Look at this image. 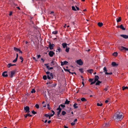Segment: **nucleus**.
<instances>
[{
  "mask_svg": "<svg viewBox=\"0 0 128 128\" xmlns=\"http://www.w3.org/2000/svg\"><path fill=\"white\" fill-rule=\"evenodd\" d=\"M44 71L46 72V74H47V75L50 74V73L49 72H46V70H45V69H44Z\"/></svg>",
  "mask_w": 128,
  "mask_h": 128,
  "instance_id": "f704fd0d",
  "label": "nucleus"
},
{
  "mask_svg": "<svg viewBox=\"0 0 128 128\" xmlns=\"http://www.w3.org/2000/svg\"><path fill=\"white\" fill-rule=\"evenodd\" d=\"M103 70H104V72H107V70L106 67H104L103 68Z\"/></svg>",
  "mask_w": 128,
  "mask_h": 128,
  "instance_id": "7c9ffc66",
  "label": "nucleus"
},
{
  "mask_svg": "<svg viewBox=\"0 0 128 128\" xmlns=\"http://www.w3.org/2000/svg\"><path fill=\"white\" fill-rule=\"evenodd\" d=\"M121 20V18L120 17L118 18H117L116 19V21L117 22H119Z\"/></svg>",
  "mask_w": 128,
  "mask_h": 128,
  "instance_id": "6ab92c4d",
  "label": "nucleus"
},
{
  "mask_svg": "<svg viewBox=\"0 0 128 128\" xmlns=\"http://www.w3.org/2000/svg\"><path fill=\"white\" fill-rule=\"evenodd\" d=\"M14 50L16 51L17 52H18L20 50L14 47Z\"/></svg>",
  "mask_w": 128,
  "mask_h": 128,
  "instance_id": "bb28decb",
  "label": "nucleus"
},
{
  "mask_svg": "<svg viewBox=\"0 0 128 128\" xmlns=\"http://www.w3.org/2000/svg\"><path fill=\"white\" fill-rule=\"evenodd\" d=\"M79 70L81 73H83L84 72L83 69L82 68H79Z\"/></svg>",
  "mask_w": 128,
  "mask_h": 128,
  "instance_id": "72a5a7b5",
  "label": "nucleus"
},
{
  "mask_svg": "<svg viewBox=\"0 0 128 128\" xmlns=\"http://www.w3.org/2000/svg\"><path fill=\"white\" fill-rule=\"evenodd\" d=\"M97 104L98 106H102V103L100 104L99 103H97Z\"/></svg>",
  "mask_w": 128,
  "mask_h": 128,
  "instance_id": "a19ab883",
  "label": "nucleus"
},
{
  "mask_svg": "<svg viewBox=\"0 0 128 128\" xmlns=\"http://www.w3.org/2000/svg\"><path fill=\"white\" fill-rule=\"evenodd\" d=\"M88 92L90 94H93L92 92L90 90H88Z\"/></svg>",
  "mask_w": 128,
  "mask_h": 128,
  "instance_id": "79ce46f5",
  "label": "nucleus"
},
{
  "mask_svg": "<svg viewBox=\"0 0 128 128\" xmlns=\"http://www.w3.org/2000/svg\"><path fill=\"white\" fill-rule=\"evenodd\" d=\"M72 9L74 10V11H76V10L75 8V7L74 6H72Z\"/></svg>",
  "mask_w": 128,
  "mask_h": 128,
  "instance_id": "37998d69",
  "label": "nucleus"
},
{
  "mask_svg": "<svg viewBox=\"0 0 128 128\" xmlns=\"http://www.w3.org/2000/svg\"><path fill=\"white\" fill-rule=\"evenodd\" d=\"M97 81V82H96V85H100V84L102 82H100L99 80H98Z\"/></svg>",
  "mask_w": 128,
  "mask_h": 128,
  "instance_id": "b1692460",
  "label": "nucleus"
},
{
  "mask_svg": "<svg viewBox=\"0 0 128 128\" xmlns=\"http://www.w3.org/2000/svg\"><path fill=\"white\" fill-rule=\"evenodd\" d=\"M75 124V123L74 122H72L71 123V124L72 126H73Z\"/></svg>",
  "mask_w": 128,
  "mask_h": 128,
  "instance_id": "5fc2aeb1",
  "label": "nucleus"
},
{
  "mask_svg": "<svg viewBox=\"0 0 128 128\" xmlns=\"http://www.w3.org/2000/svg\"><path fill=\"white\" fill-rule=\"evenodd\" d=\"M33 58L35 61H37L35 57H33Z\"/></svg>",
  "mask_w": 128,
  "mask_h": 128,
  "instance_id": "4d7b16f0",
  "label": "nucleus"
},
{
  "mask_svg": "<svg viewBox=\"0 0 128 128\" xmlns=\"http://www.w3.org/2000/svg\"><path fill=\"white\" fill-rule=\"evenodd\" d=\"M32 114H36V112H35L34 110H33L32 111Z\"/></svg>",
  "mask_w": 128,
  "mask_h": 128,
  "instance_id": "8fccbe9b",
  "label": "nucleus"
},
{
  "mask_svg": "<svg viewBox=\"0 0 128 128\" xmlns=\"http://www.w3.org/2000/svg\"><path fill=\"white\" fill-rule=\"evenodd\" d=\"M17 60L18 59H17L16 58L14 60L12 61V62L13 63L16 62L17 61Z\"/></svg>",
  "mask_w": 128,
  "mask_h": 128,
  "instance_id": "49530a36",
  "label": "nucleus"
},
{
  "mask_svg": "<svg viewBox=\"0 0 128 128\" xmlns=\"http://www.w3.org/2000/svg\"><path fill=\"white\" fill-rule=\"evenodd\" d=\"M51 64H52L53 65H54L55 64L54 63V62L53 60H52V61L51 62Z\"/></svg>",
  "mask_w": 128,
  "mask_h": 128,
  "instance_id": "6e6d98bb",
  "label": "nucleus"
},
{
  "mask_svg": "<svg viewBox=\"0 0 128 128\" xmlns=\"http://www.w3.org/2000/svg\"><path fill=\"white\" fill-rule=\"evenodd\" d=\"M108 90V88H105L104 89V90L105 92H106L107 90Z\"/></svg>",
  "mask_w": 128,
  "mask_h": 128,
  "instance_id": "13d9d810",
  "label": "nucleus"
},
{
  "mask_svg": "<svg viewBox=\"0 0 128 128\" xmlns=\"http://www.w3.org/2000/svg\"><path fill=\"white\" fill-rule=\"evenodd\" d=\"M70 101L68 100V99H66L64 104H69Z\"/></svg>",
  "mask_w": 128,
  "mask_h": 128,
  "instance_id": "4be33fe9",
  "label": "nucleus"
},
{
  "mask_svg": "<svg viewBox=\"0 0 128 128\" xmlns=\"http://www.w3.org/2000/svg\"><path fill=\"white\" fill-rule=\"evenodd\" d=\"M78 104L75 103L74 105L73 106L74 108H78V106H76V105H78Z\"/></svg>",
  "mask_w": 128,
  "mask_h": 128,
  "instance_id": "393cba45",
  "label": "nucleus"
},
{
  "mask_svg": "<svg viewBox=\"0 0 128 128\" xmlns=\"http://www.w3.org/2000/svg\"><path fill=\"white\" fill-rule=\"evenodd\" d=\"M60 106L63 108H64L65 107V106L64 105H63L62 104H61L60 105Z\"/></svg>",
  "mask_w": 128,
  "mask_h": 128,
  "instance_id": "09e8293b",
  "label": "nucleus"
},
{
  "mask_svg": "<svg viewBox=\"0 0 128 128\" xmlns=\"http://www.w3.org/2000/svg\"><path fill=\"white\" fill-rule=\"evenodd\" d=\"M62 110V109L60 107V106H59L57 109V110H59L57 112V116L60 117L61 116V115L60 114V113L61 111Z\"/></svg>",
  "mask_w": 128,
  "mask_h": 128,
  "instance_id": "20e7f679",
  "label": "nucleus"
},
{
  "mask_svg": "<svg viewBox=\"0 0 128 128\" xmlns=\"http://www.w3.org/2000/svg\"><path fill=\"white\" fill-rule=\"evenodd\" d=\"M69 49H70V48H69L66 47V51L67 52H68L69 51Z\"/></svg>",
  "mask_w": 128,
  "mask_h": 128,
  "instance_id": "4c0bfd02",
  "label": "nucleus"
},
{
  "mask_svg": "<svg viewBox=\"0 0 128 128\" xmlns=\"http://www.w3.org/2000/svg\"><path fill=\"white\" fill-rule=\"evenodd\" d=\"M103 125L104 126L106 127L108 126H109V123L104 124Z\"/></svg>",
  "mask_w": 128,
  "mask_h": 128,
  "instance_id": "e433bc0d",
  "label": "nucleus"
},
{
  "mask_svg": "<svg viewBox=\"0 0 128 128\" xmlns=\"http://www.w3.org/2000/svg\"><path fill=\"white\" fill-rule=\"evenodd\" d=\"M77 121V119H75L74 122L75 123V122H76Z\"/></svg>",
  "mask_w": 128,
  "mask_h": 128,
  "instance_id": "052dcab7",
  "label": "nucleus"
},
{
  "mask_svg": "<svg viewBox=\"0 0 128 128\" xmlns=\"http://www.w3.org/2000/svg\"><path fill=\"white\" fill-rule=\"evenodd\" d=\"M99 79V77L98 76H95L94 79V80H95L97 82V81Z\"/></svg>",
  "mask_w": 128,
  "mask_h": 128,
  "instance_id": "f3484780",
  "label": "nucleus"
},
{
  "mask_svg": "<svg viewBox=\"0 0 128 128\" xmlns=\"http://www.w3.org/2000/svg\"><path fill=\"white\" fill-rule=\"evenodd\" d=\"M35 92L36 91L34 88L32 89V91H31V92L32 93H35Z\"/></svg>",
  "mask_w": 128,
  "mask_h": 128,
  "instance_id": "ea45409f",
  "label": "nucleus"
},
{
  "mask_svg": "<svg viewBox=\"0 0 128 128\" xmlns=\"http://www.w3.org/2000/svg\"><path fill=\"white\" fill-rule=\"evenodd\" d=\"M49 66H47L46 68L48 70H50L52 69L53 68L52 67H49Z\"/></svg>",
  "mask_w": 128,
  "mask_h": 128,
  "instance_id": "cd10ccee",
  "label": "nucleus"
},
{
  "mask_svg": "<svg viewBox=\"0 0 128 128\" xmlns=\"http://www.w3.org/2000/svg\"><path fill=\"white\" fill-rule=\"evenodd\" d=\"M120 36L122 37L125 39H127L128 38V36L125 34H121Z\"/></svg>",
  "mask_w": 128,
  "mask_h": 128,
  "instance_id": "ddd939ff",
  "label": "nucleus"
},
{
  "mask_svg": "<svg viewBox=\"0 0 128 128\" xmlns=\"http://www.w3.org/2000/svg\"><path fill=\"white\" fill-rule=\"evenodd\" d=\"M112 65L113 67H117L118 64L116 63L115 62H112Z\"/></svg>",
  "mask_w": 128,
  "mask_h": 128,
  "instance_id": "9b49d317",
  "label": "nucleus"
},
{
  "mask_svg": "<svg viewBox=\"0 0 128 128\" xmlns=\"http://www.w3.org/2000/svg\"><path fill=\"white\" fill-rule=\"evenodd\" d=\"M118 55V53L117 52H114L112 54V55L113 56H117Z\"/></svg>",
  "mask_w": 128,
  "mask_h": 128,
  "instance_id": "c756f323",
  "label": "nucleus"
},
{
  "mask_svg": "<svg viewBox=\"0 0 128 128\" xmlns=\"http://www.w3.org/2000/svg\"><path fill=\"white\" fill-rule=\"evenodd\" d=\"M54 46V44H52L50 42H49V47L50 50L53 49V48Z\"/></svg>",
  "mask_w": 128,
  "mask_h": 128,
  "instance_id": "6e6552de",
  "label": "nucleus"
},
{
  "mask_svg": "<svg viewBox=\"0 0 128 128\" xmlns=\"http://www.w3.org/2000/svg\"><path fill=\"white\" fill-rule=\"evenodd\" d=\"M12 12H10L9 14V15L10 16H11L12 15Z\"/></svg>",
  "mask_w": 128,
  "mask_h": 128,
  "instance_id": "0e129e2a",
  "label": "nucleus"
},
{
  "mask_svg": "<svg viewBox=\"0 0 128 128\" xmlns=\"http://www.w3.org/2000/svg\"><path fill=\"white\" fill-rule=\"evenodd\" d=\"M66 114V112L65 111H63L62 112L61 115L64 116Z\"/></svg>",
  "mask_w": 128,
  "mask_h": 128,
  "instance_id": "c85d7f7f",
  "label": "nucleus"
},
{
  "mask_svg": "<svg viewBox=\"0 0 128 128\" xmlns=\"http://www.w3.org/2000/svg\"><path fill=\"white\" fill-rule=\"evenodd\" d=\"M93 70L92 69H90L87 70V71L90 74H92L93 72Z\"/></svg>",
  "mask_w": 128,
  "mask_h": 128,
  "instance_id": "2eb2a0df",
  "label": "nucleus"
},
{
  "mask_svg": "<svg viewBox=\"0 0 128 128\" xmlns=\"http://www.w3.org/2000/svg\"><path fill=\"white\" fill-rule=\"evenodd\" d=\"M16 72V71L15 70L12 71L8 72L9 76L11 78H12L14 76Z\"/></svg>",
  "mask_w": 128,
  "mask_h": 128,
  "instance_id": "f03ea898",
  "label": "nucleus"
},
{
  "mask_svg": "<svg viewBox=\"0 0 128 128\" xmlns=\"http://www.w3.org/2000/svg\"><path fill=\"white\" fill-rule=\"evenodd\" d=\"M18 54L17 53L16 54V58L17 59H18Z\"/></svg>",
  "mask_w": 128,
  "mask_h": 128,
  "instance_id": "680f3d73",
  "label": "nucleus"
},
{
  "mask_svg": "<svg viewBox=\"0 0 128 128\" xmlns=\"http://www.w3.org/2000/svg\"><path fill=\"white\" fill-rule=\"evenodd\" d=\"M41 56L40 55H39L38 56V58H40Z\"/></svg>",
  "mask_w": 128,
  "mask_h": 128,
  "instance_id": "774afa93",
  "label": "nucleus"
},
{
  "mask_svg": "<svg viewBox=\"0 0 128 128\" xmlns=\"http://www.w3.org/2000/svg\"><path fill=\"white\" fill-rule=\"evenodd\" d=\"M20 59L22 60L23 59V58L22 56L20 57Z\"/></svg>",
  "mask_w": 128,
  "mask_h": 128,
  "instance_id": "bf43d9fd",
  "label": "nucleus"
},
{
  "mask_svg": "<svg viewBox=\"0 0 128 128\" xmlns=\"http://www.w3.org/2000/svg\"><path fill=\"white\" fill-rule=\"evenodd\" d=\"M58 33V31L57 30H55L54 31H53L52 32V34H57Z\"/></svg>",
  "mask_w": 128,
  "mask_h": 128,
  "instance_id": "2f4dec72",
  "label": "nucleus"
},
{
  "mask_svg": "<svg viewBox=\"0 0 128 128\" xmlns=\"http://www.w3.org/2000/svg\"><path fill=\"white\" fill-rule=\"evenodd\" d=\"M49 115H50L49 114H45L44 115V116L45 117H48V116H49Z\"/></svg>",
  "mask_w": 128,
  "mask_h": 128,
  "instance_id": "3c124183",
  "label": "nucleus"
},
{
  "mask_svg": "<svg viewBox=\"0 0 128 128\" xmlns=\"http://www.w3.org/2000/svg\"><path fill=\"white\" fill-rule=\"evenodd\" d=\"M65 70L66 71H67V72H68L69 73H70L71 72L70 71V70L68 69L66 70Z\"/></svg>",
  "mask_w": 128,
  "mask_h": 128,
  "instance_id": "864d4df0",
  "label": "nucleus"
},
{
  "mask_svg": "<svg viewBox=\"0 0 128 128\" xmlns=\"http://www.w3.org/2000/svg\"><path fill=\"white\" fill-rule=\"evenodd\" d=\"M81 100L82 102L86 101L87 100L84 98H83L81 99Z\"/></svg>",
  "mask_w": 128,
  "mask_h": 128,
  "instance_id": "a878e982",
  "label": "nucleus"
},
{
  "mask_svg": "<svg viewBox=\"0 0 128 128\" xmlns=\"http://www.w3.org/2000/svg\"><path fill=\"white\" fill-rule=\"evenodd\" d=\"M43 78L44 80H46L47 79V76L46 75H44L43 77Z\"/></svg>",
  "mask_w": 128,
  "mask_h": 128,
  "instance_id": "c9c22d12",
  "label": "nucleus"
},
{
  "mask_svg": "<svg viewBox=\"0 0 128 128\" xmlns=\"http://www.w3.org/2000/svg\"><path fill=\"white\" fill-rule=\"evenodd\" d=\"M122 113H120L118 112H117L114 115L115 118L117 120H121L122 118Z\"/></svg>",
  "mask_w": 128,
  "mask_h": 128,
  "instance_id": "f257e3e1",
  "label": "nucleus"
},
{
  "mask_svg": "<svg viewBox=\"0 0 128 128\" xmlns=\"http://www.w3.org/2000/svg\"><path fill=\"white\" fill-rule=\"evenodd\" d=\"M89 81L90 82H92L93 80V79L92 78H90L89 79Z\"/></svg>",
  "mask_w": 128,
  "mask_h": 128,
  "instance_id": "603ef678",
  "label": "nucleus"
},
{
  "mask_svg": "<svg viewBox=\"0 0 128 128\" xmlns=\"http://www.w3.org/2000/svg\"><path fill=\"white\" fill-rule=\"evenodd\" d=\"M106 74H110V75H111L112 74V72H110V73H108L107 72H105V73Z\"/></svg>",
  "mask_w": 128,
  "mask_h": 128,
  "instance_id": "58836bf2",
  "label": "nucleus"
},
{
  "mask_svg": "<svg viewBox=\"0 0 128 128\" xmlns=\"http://www.w3.org/2000/svg\"><path fill=\"white\" fill-rule=\"evenodd\" d=\"M47 107H48V108L49 110H50V109L51 108H50L49 106H50V105H49V104H47Z\"/></svg>",
  "mask_w": 128,
  "mask_h": 128,
  "instance_id": "de8ad7c7",
  "label": "nucleus"
},
{
  "mask_svg": "<svg viewBox=\"0 0 128 128\" xmlns=\"http://www.w3.org/2000/svg\"><path fill=\"white\" fill-rule=\"evenodd\" d=\"M67 44L66 43H62V45L63 46V47L64 48H66L67 47Z\"/></svg>",
  "mask_w": 128,
  "mask_h": 128,
  "instance_id": "dca6fc26",
  "label": "nucleus"
},
{
  "mask_svg": "<svg viewBox=\"0 0 128 128\" xmlns=\"http://www.w3.org/2000/svg\"><path fill=\"white\" fill-rule=\"evenodd\" d=\"M55 53L52 51H50L48 53L49 56L51 57H52L54 55Z\"/></svg>",
  "mask_w": 128,
  "mask_h": 128,
  "instance_id": "9d476101",
  "label": "nucleus"
},
{
  "mask_svg": "<svg viewBox=\"0 0 128 128\" xmlns=\"http://www.w3.org/2000/svg\"><path fill=\"white\" fill-rule=\"evenodd\" d=\"M28 116H29L31 117L32 116L30 115L29 114H26L24 115V116L26 118Z\"/></svg>",
  "mask_w": 128,
  "mask_h": 128,
  "instance_id": "aec40b11",
  "label": "nucleus"
},
{
  "mask_svg": "<svg viewBox=\"0 0 128 128\" xmlns=\"http://www.w3.org/2000/svg\"><path fill=\"white\" fill-rule=\"evenodd\" d=\"M47 77L50 80L52 79H53L54 78L52 73L50 72V74L47 75Z\"/></svg>",
  "mask_w": 128,
  "mask_h": 128,
  "instance_id": "39448f33",
  "label": "nucleus"
},
{
  "mask_svg": "<svg viewBox=\"0 0 128 128\" xmlns=\"http://www.w3.org/2000/svg\"><path fill=\"white\" fill-rule=\"evenodd\" d=\"M126 89H128V87L127 86H124L122 87V90H124Z\"/></svg>",
  "mask_w": 128,
  "mask_h": 128,
  "instance_id": "473e14b6",
  "label": "nucleus"
},
{
  "mask_svg": "<svg viewBox=\"0 0 128 128\" xmlns=\"http://www.w3.org/2000/svg\"><path fill=\"white\" fill-rule=\"evenodd\" d=\"M35 106L37 108H39V105L38 104H36Z\"/></svg>",
  "mask_w": 128,
  "mask_h": 128,
  "instance_id": "a18cd8bd",
  "label": "nucleus"
},
{
  "mask_svg": "<svg viewBox=\"0 0 128 128\" xmlns=\"http://www.w3.org/2000/svg\"><path fill=\"white\" fill-rule=\"evenodd\" d=\"M7 72H8L7 71H4L3 72L2 74V76L4 77H7L8 76L7 74Z\"/></svg>",
  "mask_w": 128,
  "mask_h": 128,
  "instance_id": "1a4fd4ad",
  "label": "nucleus"
},
{
  "mask_svg": "<svg viewBox=\"0 0 128 128\" xmlns=\"http://www.w3.org/2000/svg\"><path fill=\"white\" fill-rule=\"evenodd\" d=\"M62 51V50L60 47H58V49L56 50V52H57L58 51L59 52H61Z\"/></svg>",
  "mask_w": 128,
  "mask_h": 128,
  "instance_id": "a211bd4d",
  "label": "nucleus"
},
{
  "mask_svg": "<svg viewBox=\"0 0 128 128\" xmlns=\"http://www.w3.org/2000/svg\"><path fill=\"white\" fill-rule=\"evenodd\" d=\"M16 66V64H12L11 63L8 64L7 65V66L8 68H10L11 66Z\"/></svg>",
  "mask_w": 128,
  "mask_h": 128,
  "instance_id": "4468645a",
  "label": "nucleus"
},
{
  "mask_svg": "<svg viewBox=\"0 0 128 128\" xmlns=\"http://www.w3.org/2000/svg\"><path fill=\"white\" fill-rule=\"evenodd\" d=\"M120 28L124 30H126V28L124 27L122 24L120 26Z\"/></svg>",
  "mask_w": 128,
  "mask_h": 128,
  "instance_id": "5701e85b",
  "label": "nucleus"
},
{
  "mask_svg": "<svg viewBox=\"0 0 128 128\" xmlns=\"http://www.w3.org/2000/svg\"><path fill=\"white\" fill-rule=\"evenodd\" d=\"M24 110L25 111V112L28 113L30 112V108L28 106H26L24 107Z\"/></svg>",
  "mask_w": 128,
  "mask_h": 128,
  "instance_id": "0eeeda50",
  "label": "nucleus"
},
{
  "mask_svg": "<svg viewBox=\"0 0 128 128\" xmlns=\"http://www.w3.org/2000/svg\"><path fill=\"white\" fill-rule=\"evenodd\" d=\"M51 111L53 113V114H55L54 112L52 110Z\"/></svg>",
  "mask_w": 128,
  "mask_h": 128,
  "instance_id": "e2e57ef3",
  "label": "nucleus"
},
{
  "mask_svg": "<svg viewBox=\"0 0 128 128\" xmlns=\"http://www.w3.org/2000/svg\"><path fill=\"white\" fill-rule=\"evenodd\" d=\"M76 63L80 65H82L83 64V62L81 59H80L76 61Z\"/></svg>",
  "mask_w": 128,
  "mask_h": 128,
  "instance_id": "423d86ee",
  "label": "nucleus"
},
{
  "mask_svg": "<svg viewBox=\"0 0 128 128\" xmlns=\"http://www.w3.org/2000/svg\"><path fill=\"white\" fill-rule=\"evenodd\" d=\"M98 25L100 27H101L103 25V24L102 22H99L98 23Z\"/></svg>",
  "mask_w": 128,
  "mask_h": 128,
  "instance_id": "412c9836",
  "label": "nucleus"
},
{
  "mask_svg": "<svg viewBox=\"0 0 128 128\" xmlns=\"http://www.w3.org/2000/svg\"><path fill=\"white\" fill-rule=\"evenodd\" d=\"M68 63V62L66 61H64V62H61V65L62 66H63L64 65L67 64V63Z\"/></svg>",
  "mask_w": 128,
  "mask_h": 128,
  "instance_id": "f8f14e48",
  "label": "nucleus"
},
{
  "mask_svg": "<svg viewBox=\"0 0 128 128\" xmlns=\"http://www.w3.org/2000/svg\"><path fill=\"white\" fill-rule=\"evenodd\" d=\"M119 49L121 51H127L128 52V48L123 46H120L118 47Z\"/></svg>",
  "mask_w": 128,
  "mask_h": 128,
  "instance_id": "7ed1b4c3",
  "label": "nucleus"
},
{
  "mask_svg": "<svg viewBox=\"0 0 128 128\" xmlns=\"http://www.w3.org/2000/svg\"><path fill=\"white\" fill-rule=\"evenodd\" d=\"M108 102V100H106L105 101V103H107Z\"/></svg>",
  "mask_w": 128,
  "mask_h": 128,
  "instance_id": "338daca9",
  "label": "nucleus"
},
{
  "mask_svg": "<svg viewBox=\"0 0 128 128\" xmlns=\"http://www.w3.org/2000/svg\"><path fill=\"white\" fill-rule=\"evenodd\" d=\"M57 84H52L51 86L52 87H54L56 86Z\"/></svg>",
  "mask_w": 128,
  "mask_h": 128,
  "instance_id": "c03bdc74",
  "label": "nucleus"
},
{
  "mask_svg": "<svg viewBox=\"0 0 128 128\" xmlns=\"http://www.w3.org/2000/svg\"><path fill=\"white\" fill-rule=\"evenodd\" d=\"M54 114H50V117H52V116H53Z\"/></svg>",
  "mask_w": 128,
  "mask_h": 128,
  "instance_id": "69168bd1",
  "label": "nucleus"
}]
</instances>
